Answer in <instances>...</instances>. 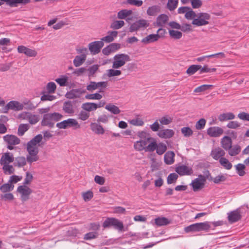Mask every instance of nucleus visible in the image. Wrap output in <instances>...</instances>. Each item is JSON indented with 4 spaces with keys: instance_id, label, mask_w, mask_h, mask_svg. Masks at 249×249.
<instances>
[{
    "instance_id": "nucleus-1",
    "label": "nucleus",
    "mask_w": 249,
    "mask_h": 249,
    "mask_svg": "<svg viewBox=\"0 0 249 249\" xmlns=\"http://www.w3.org/2000/svg\"><path fill=\"white\" fill-rule=\"evenodd\" d=\"M42 140V135L38 134L28 142L27 144V151L28 153L27 155V160L30 164L37 161L39 159L38 146Z\"/></svg>"
},
{
    "instance_id": "nucleus-2",
    "label": "nucleus",
    "mask_w": 249,
    "mask_h": 249,
    "mask_svg": "<svg viewBox=\"0 0 249 249\" xmlns=\"http://www.w3.org/2000/svg\"><path fill=\"white\" fill-rule=\"evenodd\" d=\"M130 60V56L125 53H118L113 57L112 67L113 69L107 71V75L109 77L119 76L121 74L120 70H115L124 66L126 62Z\"/></svg>"
},
{
    "instance_id": "nucleus-3",
    "label": "nucleus",
    "mask_w": 249,
    "mask_h": 249,
    "mask_svg": "<svg viewBox=\"0 0 249 249\" xmlns=\"http://www.w3.org/2000/svg\"><path fill=\"white\" fill-rule=\"evenodd\" d=\"M185 18L189 20L193 19L192 23L193 25L201 26L208 24V20L210 19L211 17L209 14L206 13H200L196 15V13L190 7L189 10L185 14Z\"/></svg>"
},
{
    "instance_id": "nucleus-4",
    "label": "nucleus",
    "mask_w": 249,
    "mask_h": 249,
    "mask_svg": "<svg viewBox=\"0 0 249 249\" xmlns=\"http://www.w3.org/2000/svg\"><path fill=\"white\" fill-rule=\"evenodd\" d=\"M153 140H154V138H148L138 141L134 143V148L138 151L144 150L146 152H153L155 146L153 143Z\"/></svg>"
},
{
    "instance_id": "nucleus-5",
    "label": "nucleus",
    "mask_w": 249,
    "mask_h": 249,
    "mask_svg": "<svg viewBox=\"0 0 249 249\" xmlns=\"http://www.w3.org/2000/svg\"><path fill=\"white\" fill-rule=\"evenodd\" d=\"M63 117L62 114L58 112L45 114L41 121V125L53 128L55 123L61 120Z\"/></svg>"
},
{
    "instance_id": "nucleus-6",
    "label": "nucleus",
    "mask_w": 249,
    "mask_h": 249,
    "mask_svg": "<svg viewBox=\"0 0 249 249\" xmlns=\"http://www.w3.org/2000/svg\"><path fill=\"white\" fill-rule=\"evenodd\" d=\"M211 228L210 222L196 223L191 224L184 228V231L186 233L190 232H196L202 231H209Z\"/></svg>"
},
{
    "instance_id": "nucleus-7",
    "label": "nucleus",
    "mask_w": 249,
    "mask_h": 249,
    "mask_svg": "<svg viewBox=\"0 0 249 249\" xmlns=\"http://www.w3.org/2000/svg\"><path fill=\"white\" fill-rule=\"evenodd\" d=\"M110 226H113L119 231H122L124 230L123 222L114 217L107 218L103 223V227L104 228H107Z\"/></svg>"
},
{
    "instance_id": "nucleus-8",
    "label": "nucleus",
    "mask_w": 249,
    "mask_h": 249,
    "mask_svg": "<svg viewBox=\"0 0 249 249\" xmlns=\"http://www.w3.org/2000/svg\"><path fill=\"white\" fill-rule=\"evenodd\" d=\"M56 126L59 129H66L72 127L74 129H78L80 127L76 120L72 118H69L56 124Z\"/></svg>"
},
{
    "instance_id": "nucleus-9",
    "label": "nucleus",
    "mask_w": 249,
    "mask_h": 249,
    "mask_svg": "<svg viewBox=\"0 0 249 249\" xmlns=\"http://www.w3.org/2000/svg\"><path fill=\"white\" fill-rule=\"evenodd\" d=\"M107 82L102 81L99 82H95L91 81L89 84L87 86V89L90 91H92L94 90L99 89V92H104V89L107 87Z\"/></svg>"
},
{
    "instance_id": "nucleus-10",
    "label": "nucleus",
    "mask_w": 249,
    "mask_h": 249,
    "mask_svg": "<svg viewBox=\"0 0 249 249\" xmlns=\"http://www.w3.org/2000/svg\"><path fill=\"white\" fill-rule=\"evenodd\" d=\"M206 181V178L203 175H198V178L193 180L191 184L193 191L196 192L202 189L204 186Z\"/></svg>"
},
{
    "instance_id": "nucleus-11",
    "label": "nucleus",
    "mask_w": 249,
    "mask_h": 249,
    "mask_svg": "<svg viewBox=\"0 0 249 249\" xmlns=\"http://www.w3.org/2000/svg\"><path fill=\"white\" fill-rule=\"evenodd\" d=\"M243 211L242 208H239L231 211L228 213V219L230 223H235L240 220L242 218Z\"/></svg>"
},
{
    "instance_id": "nucleus-12",
    "label": "nucleus",
    "mask_w": 249,
    "mask_h": 249,
    "mask_svg": "<svg viewBox=\"0 0 249 249\" xmlns=\"http://www.w3.org/2000/svg\"><path fill=\"white\" fill-rule=\"evenodd\" d=\"M3 140L7 143V148L9 150L14 149L13 145L18 144L20 142V139L13 135H6L3 137Z\"/></svg>"
},
{
    "instance_id": "nucleus-13",
    "label": "nucleus",
    "mask_w": 249,
    "mask_h": 249,
    "mask_svg": "<svg viewBox=\"0 0 249 249\" xmlns=\"http://www.w3.org/2000/svg\"><path fill=\"white\" fill-rule=\"evenodd\" d=\"M17 191L21 195V199L23 202L28 200L30 195L32 193L31 189L24 185L18 186Z\"/></svg>"
},
{
    "instance_id": "nucleus-14",
    "label": "nucleus",
    "mask_w": 249,
    "mask_h": 249,
    "mask_svg": "<svg viewBox=\"0 0 249 249\" xmlns=\"http://www.w3.org/2000/svg\"><path fill=\"white\" fill-rule=\"evenodd\" d=\"M104 43L102 41H95L89 44V49L92 55H95L100 52L104 46Z\"/></svg>"
},
{
    "instance_id": "nucleus-15",
    "label": "nucleus",
    "mask_w": 249,
    "mask_h": 249,
    "mask_svg": "<svg viewBox=\"0 0 249 249\" xmlns=\"http://www.w3.org/2000/svg\"><path fill=\"white\" fill-rule=\"evenodd\" d=\"M149 23L146 20H138L131 25L129 28V31L130 32L137 31L141 28H146L149 26Z\"/></svg>"
},
{
    "instance_id": "nucleus-16",
    "label": "nucleus",
    "mask_w": 249,
    "mask_h": 249,
    "mask_svg": "<svg viewBox=\"0 0 249 249\" xmlns=\"http://www.w3.org/2000/svg\"><path fill=\"white\" fill-rule=\"evenodd\" d=\"M9 109L15 111H19L23 109V105L16 101L9 102L4 107V112H6Z\"/></svg>"
},
{
    "instance_id": "nucleus-17",
    "label": "nucleus",
    "mask_w": 249,
    "mask_h": 249,
    "mask_svg": "<svg viewBox=\"0 0 249 249\" xmlns=\"http://www.w3.org/2000/svg\"><path fill=\"white\" fill-rule=\"evenodd\" d=\"M224 133L223 129L218 126H211L207 130V134L211 137H219Z\"/></svg>"
},
{
    "instance_id": "nucleus-18",
    "label": "nucleus",
    "mask_w": 249,
    "mask_h": 249,
    "mask_svg": "<svg viewBox=\"0 0 249 249\" xmlns=\"http://www.w3.org/2000/svg\"><path fill=\"white\" fill-rule=\"evenodd\" d=\"M176 172L180 176H189L193 173V169L185 165H181L176 167Z\"/></svg>"
},
{
    "instance_id": "nucleus-19",
    "label": "nucleus",
    "mask_w": 249,
    "mask_h": 249,
    "mask_svg": "<svg viewBox=\"0 0 249 249\" xmlns=\"http://www.w3.org/2000/svg\"><path fill=\"white\" fill-rule=\"evenodd\" d=\"M226 153L225 150L219 147L213 149L211 152V156L215 160H220V158H224Z\"/></svg>"
},
{
    "instance_id": "nucleus-20",
    "label": "nucleus",
    "mask_w": 249,
    "mask_h": 249,
    "mask_svg": "<svg viewBox=\"0 0 249 249\" xmlns=\"http://www.w3.org/2000/svg\"><path fill=\"white\" fill-rule=\"evenodd\" d=\"M175 132L173 129L165 128L160 129L157 133V135L161 139H167L174 136Z\"/></svg>"
},
{
    "instance_id": "nucleus-21",
    "label": "nucleus",
    "mask_w": 249,
    "mask_h": 249,
    "mask_svg": "<svg viewBox=\"0 0 249 249\" xmlns=\"http://www.w3.org/2000/svg\"><path fill=\"white\" fill-rule=\"evenodd\" d=\"M18 51L19 53H24L29 57H35L37 55V52L35 50L28 48L22 45L18 47Z\"/></svg>"
},
{
    "instance_id": "nucleus-22",
    "label": "nucleus",
    "mask_w": 249,
    "mask_h": 249,
    "mask_svg": "<svg viewBox=\"0 0 249 249\" xmlns=\"http://www.w3.org/2000/svg\"><path fill=\"white\" fill-rule=\"evenodd\" d=\"M14 161V155L12 153L6 152L2 154L0 159V164H10Z\"/></svg>"
},
{
    "instance_id": "nucleus-23",
    "label": "nucleus",
    "mask_w": 249,
    "mask_h": 249,
    "mask_svg": "<svg viewBox=\"0 0 249 249\" xmlns=\"http://www.w3.org/2000/svg\"><path fill=\"white\" fill-rule=\"evenodd\" d=\"M221 147L225 151H227L232 145V141L230 136H225L223 137L220 141Z\"/></svg>"
},
{
    "instance_id": "nucleus-24",
    "label": "nucleus",
    "mask_w": 249,
    "mask_h": 249,
    "mask_svg": "<svg viewBox=\"0 0 249 249\" xmlns=\"http://www.w3.org/2000/svg\"><path fill=\"white\" fill-rule=\"evenodd\" d=\"M153 143L155 144L154 151L156 150V153L158 155H161L165 152L167 150V146L165 143L163 142L157 143L155 139L153 140Z\"/></svg>"
},
{
    "instance_id": "nucleus-25",
    "label": "nucleus",
    "mask_w": 249,
    "mask_h": 249,
    "mask_svg": "<svg viewBox=\"0 0 249 249\" xmlns=\"http://www.w3.org/2000/svg\"><path fill=\"white\" fill-rule=\"evenodd\" d=\"M160 38L158 34H150L143 38L142 42L144 44H148L158 41Z\"/></svg>"
},
{
    "instance_id": "nucleus-26",
    "label": "nucleus",
    "mask_w": 249,
    "mask_h": 249,
    "mask_svg": "<svg viewBox=\"0 0 249 249\" xmlns=\"http://www.w3.org/2000/svg\"><path fill=\"white\" fill-rule=\"evenodd\" d=\"M90 127L93 132L96 134L102 135L105 133V130L103 126L99 124L91 123L90 124Z\"/></svg>"
},
{
    "instance_id": "nucleus-27",
    "label": "nucleus",
    "mask_w": 249,
    "mask_h": 249,
    "mask_svg": "<svg viewBox=\"0 0 249 249\" xmlns=\"http://www.w3.org/2000/svg\"><path fill=\"white\" fill-rule=\"evenodd\" d=\"M108 35L101 38V40L103 42L104 41L106 43H110L112 42L114 38L117 36L118 32L116 31H109L107 33Z\"/></svg>"
},
{
    "instance_id": "nucleus-28",
    "label": "nucleus",
    "mask_w": 249,
    "mask_h": 249,
    "mask_svg": "<svg viewBox=\"0 0 249 249\" xmlns=\"http://www.w3.org/2000/svg\"><path fill=\"white\" fill-rule=\"evenodd\" d=\"M228 154L231 157L236 156L241 151V147L238 144L232 145L229 150H227Z\"/></svg>"
},
{
    "instance_id": "nucleus-29",
    "label": "nucleus",
    "mask_w": 249,
    "mask_h": 249,
    "mask_svg": "<svg viewBox=\"0 0 249 249\" xmlns=\"http://www.w3.org/2000/svg\"><path fill=\"white\" fill-rule=\"evenodd\" d=\"M235 118L234 114L232 112L223 113L220 114L218 119L220 122H224L228 120H233Z\"/></svg>"
},
{
    "instance_id": "nucleus-30",
    "label": "nucleus",
    "mask_w": 249,
    "mask_h": 249,
    "mask_svg": "<svg viewBox=\"0 0 249 249\" xmlns=\"http://www.w3.org/2000/svg\"><path fill=\"white\" fill-rule=\"evenodd\" d=\"M14 165L19 168L23 167L26 164L27 162H28L27 157L25 158L23 156H19L16 158L15 160L14 159Z\"/></svg>"
},
{
    "instance_id": "nucleus-31",
    "label": "nucleus",
    "mask_w": 249,
    "mask_h": 249,
    "mask_svg": "<svg viewBox=\"0 0 249 249\" xmlns=\"http://www.w3.org/2000/svg\"><path fill=\"white\" fill-rule=\"evenodd\" d=\"M175 156V153L173 151H168L166 152L164 156L165 163L168 165L173 163Z\"/></svg>"
},
{
    "instance_id": "nucleus-32",
    "label": "nucleus",
    "mask_w": 249,
    "mask_h": 249,
    "mask_svg": "<svg viewBox=\"0 0 249 249\" xmlns=\"http://www.w3.org/2000/svg\"><path fill=\"white\" fill-rule=\"evenodd\" d=\"M81 107L87 112H90L97 109L96 103H94L87 102L84 103L82 104Z\"/></svg>"
},
{
    "instance_id": "nucleus-33",
    "label": "nucleus",
    "mask_w": 249,
    "mask_h": 249,
    "mask_svg": "<svg viewBox=\"0 0 249 249\" xmlns=\"http://www.w3.org/2000/svg\"><path fill=\"white\" fill-rule=\"evenodd\" d=\"M169 20V17L165 14H161L157 18V24L158 26L162 27Z\"/></svg>"
},
{
    "instance_id": "nucleus-34",
    "label": "nucleus",
    "mask_w": 249,
    "mask_h": 249,
    "mask_svg": "<svg viewBox=\"0 0 249 249\" xmlns=\"http://www.w3.org/2000/svg\"><path fill=\"white\" fill-rule=\"evenodd\" d=\"M86 58L85 54L76 55L73 61L74 65L76 67H79L85 62Z\"/></svg>"
},
{
    "instance_id": "nucleus-35",
    "label": "nucleus",
    "mask_w": 249,
    "mask_h": 249,
    "mask_svg": "<svg viewBox=\"0 0 249 249\" xmlns=\"http://www.w3.org/2000/svg\"><path fill=\"white\" fill-rule=\"evenodd\" d=\"M105 108L113 114H118L121 112L120 109L118 107L112 104L107 105Z\"/></svg>"
},
{
    "instance_id": "nucleus-36",
    "label": "nucleus",
    "mask_w": 249,
    "mask_h": 249,
    "mask_svg": "<svg viewBox=\"0 0 249 249\" xmlns=\"http://www.w3.org/2000/svg\"><path fill=\"white\" fill-rule=\"evenodd\" d=\"M170 223L168 218L166 217H159L155 219V223L158 226H165Z\"/></svg>"
},
{
    "instance_id": "nucleus-37",
    "label": "nucleus",
    "mask_w": 249,
    "mask_h": 249,
    "mask_svg": "<svg viewBox=\"0 0 249 249\" xmlns=\"http://www.w3.org/2000/svg\"><path fill=\"white\" fill-rule=\"evenodd\" d=\"M63 109L65 112L68 114H71L74 112L72 104L71 101L65 102L63 106Z\"/></svg>"
},
{
    "instance_id": "nucleus-38",
    "label": "nucleus",
    "mask_w": 249,
    "mask_h": 249,
    "mask_svg": "<svg viewBox=\"0 0 249 249\" xmlns=\"http://www.w3.org/2000/svg\"><path fill=\"white\" fill-rule=\"evenodd\" d=\"M219 162L220 164L226 170H230L232 167V164L225 158H220Z\"/></svg>"
},
{
    "instance_id": "nucleus-39",
    "label": "nucleus",
    "mask_w": 249,
    "mask_h": 249,
    "mask_svg": "<svg viewBox=\"0 0 249 249\" xmlns=\"http://www.w3.org/2000/svg\"><path fill=\"white\" fill-rule=\"evenodd\" d=\"M1 165L2 166V169L3 173L5 175H11L14 174L15 169L13 165H10L9 164H3Z\"/></svg>"
},
{
    "instance_id": "nucleus-40",
    "label": "nucleus",
    "mask_w": 249,
    "mask_h": 249,
    "mask_svg": "<svg viewBox=\"0 0 249 249\" xmlns=\"http://www.w3.org/2000/svg\"><path fill=\"white\" fill-rule=\"evenodd\" d=\"M160 12V7L158 5H154L148 7L147 10V14L149 16H154Z\"/></svg>"
},
{
    "instance_id": "nucleus-41",
    "label": "nucleus",
    "mask_w": 249,
    "mask_h": 249,
    "mask_svg": "<svg viewBox=\"0 0 249 249\" xmlns=\"http://www.w3.org/2000/svg\"><path fill=\"white\" fill-rule=\"evenodd\" d=\"M22 104L23 105V109L27 110H33L37 107V105H35L28 99L24 100Z\"/></svg>"
},
{
    "instance_id": "nucleus-42",
    "label": "nucleus",
    "mask_w": 249,
    "mask_h": 249,
    "mask_svg": "<svg viewBox=\"0 0 249 249\" xmlns=\"http://www.w3.org/2000/svg\"><path fill=\"white\" fill-rule=\"evenodd\" d=\"M132 13L131 10L124 9L118 12L117 14V18L119 19H125L127 17L131 15Z\"/></svg>"
},
{
    "instance_id": "nucleus-43",
    "label": "nucleus",
    "mask_w": 249,
    "mask_h": 249,
    "mask_svg": "<svg viewBox=\"0 0 249 249\" xmlns=\"http://www.w3.org/2000/svg\"><path fill=\"white\" fill-rule=\"evenodd\" d=\"M201 68V66L199 65H191L187 70L186 73L189 75H192L199 70Z\"/></svg>"
},
{
    "instance_id": "nucleus-44",
    "label": "nucleus",
    "mask_w": 249,
    "mask_h": 249,
    "mask_svg": "<svg viewBox=\"0 0 249 249\" xmlns=\"http://www.w3.org/2000/svg\"><path fill=\"white\" fill-rule=\"evenodd\" d=\"M234 167L239 176H243L245 175L246 172L245 169H246V165L244 163H238L235 165Z\"/></svg>"
},
{
    "instance_id": "nucleus-45",
    "label": "nucleus",
    "mask_w": 249,
    "mask_h": 249,
    "mask_svg": "<svg viewBox=\"0 0 249 249\" xmlns=\"http://www.w3.org/2000/svg\"><path fill=\"white\" fill-rule=\"evenodd\" d=\"M173 121V118L169 115H164L159 119V122L162 125H168Z\"/></svg>"
},
{
    "instance_id": "nucleus-46",
    "label": "nucleus",
    "mask_w": 249,
    "mask_h": 249,
    "mask_svg": "<svg viewBox=\"0 0 249 249\" xmlns=\"http://www.w3.org/2000/svg\"><path fill=\"white\" fill-rule=\"evenodd\" d=\"M14 186L10 182L5 183L0 187V190L3 193L9 192L13 190Z\"/></svg>"
},
{
    "instance_id": "nucleus-47",
    "label": "nucleus",
    "mask_w": 249,
    "mask_h": 249,
    "mask_svg": "<svg viewBox=\"0 0 249 249\" xmlns=\"http://www.w3.org/2000/svg\"><path fill=\"white\" fill-rule=\"evenodd\" d=\"M169 34L170 36L175 39H179L181 38L182 36V33L177 30H170L169 31Z\"/></svg>"
},
{
    "instance_id": "nucleus-48",
    "label": "nucleus",
    "mask_w": 249,
    "mask_h": 249,
    "mask_svg": "<svg viewBox=\"0 0 249 249\" xmlns=\"http://www.w3.org/2000/svg\"><path fill=\"white\" fill-rule=\"evenodd\" d=\"M124 25L123 20H115L110 25V28L114 30H118L122 28Z\"/></svg>"
},
{
    "instance_id": "nucleus-49",
    "label": "nucleus",
    "mask_w": 249,
    "mask_h": 249,
    "mask_svg": "<svg viewBox=\"0 0 249 249\" xmlns=\"http://www.w3.org/2000/svg\"><path fill=\"white\" fill-rule=\"evenodd\" d=\"M98 232L97 231L89 232L84 235V239L85 240H90L96 239L98 237Z\"/></svg>"
},
{
    "instance_id": "nucleus-50",
    "label": "nucleus",
    "mask_w": 249,
    "mask_h": 249,
    "mask_svg": "<svg viewBox=\"0 0 249 249\" xmlns=\"http://www.w3.org/2000/svg\"><path fill=\"white\" fill-rule=\"evenodd\" d=\"M26 114H28L27 116L29 122L32 124H36L39 121V118L37 115L30 114L28 113H26Z\"/></svg>"
},
{
    "instance_id": "nucleus-51",
    "label": "nucleus",
    "mask_w": 249,
    "mask_h": 249,
    "mask_svg": "<svg viewBox=\"0 0 249 249\" xmlns=\"http://www.w3.org/2000/svg\"><path fill=\"white\" fill-rule=\"evenodd\" d=\"M178 0H168L167 7L170 11L174 10L177 7Z\"/></svg>"
},
{
    "instance_id": "nucleus-52",
    "label": "nucleus",
    "mask_w": 249,
    "mask_h": 249,
    "mask_svg": "<svg viewBox=\"0 0 249 249\" xmlns=\"http://www.w3.org/2000/svg\"><path fill=\"white\" fill-rule=\"evenodd\" d=\"M213 87L212 85H203L196 88L194 90L195 92H201L210 89Z\"/></svg>"
},
{
    "instance_id": "nucleus-53",
    "label": "nucleus",
    "mask_w": 249,
    "mask_h": 249,
    "mask_svg": "<svg viewBox=\"0 0 249 249\" xmlns=\"http://www.w3.org/2000/svg\"><path fill=\"white\" fill-rule=\"evenodd\" d=\"M56 89L55 84L53 82H49L46 86V89L49 93H53Z\"/></svg>"
},
{
    "instance_id": "nucleus-54",
    "label": "nucleus",
    "mask_w": 249,
    "mask_h": 249,
    "mask_svg": "<svg viewBox=\"0 0 249 249\" xmlns=\"http://www.w3.org/2000/svg\"><path fill=\"white\" fill-rule=\"evenodd\" d=\"M68 80V77L66 75H62L61 77L55 79V81L60 85L63 87L66 86V83Z\"/></svg>"
},
{
    "instance_id": "nucleus-55",
    "label": "nucleus",
    "mask_w": 249,
    "mask_h": 249,
    "mask_svg": "<svg viewBox=\"0 0 249 249\" xmlns=\"http://www.w3.org/2000/svg\"><path fill=\"white\" fill-rule=\"evenodd\" d=\"M78 117L79 119L84 121L89 118V113L84 110H81L79 113Z\"/></svg>"
},
{
    "instance_id": "nucleus-56",
    "label": "nucleus",
    "mask_w": 249,
    "mask_h": 249,
    "mask_svg": "<svg viewBox=\"0 0 249 249\" xmlns=\"http://www.w3.org/2000/svg\"><path fill=\"white\" fill-rule=\"evenodd\" d=\"M227 179L226 175H219L213 178V180L215 184H219L221 182L225 181Z\"/></svg>"
},
{
    "instance_id": "nucleus-57",
    "label": "nucleus",
    "mask_w": 249,
    "mask_h": 249,
    "mask_svg": "<svg viewBox=\"0 0 249 249\" xmlns=\"http://www.w3.org/2000/svg\"><path fill=\"white\" fill-rule=\"evenodd\" d=\"M102 95L98 93L94 94H89L86 95L85 98L89 100H100L102 98Z\"/></svg>"
},
{
    "instance_id": "nucleus-58",
    "label": "nucleus",
    "mask_w": 249,
    "mask_h": 249,
    "mask_svg": "<svg viewBox=\"0 0 249 249\" xmlns=\"http://www.w3.org/2000/svg\"><path fill=\"white\" fill-rule=\"evenodd\" d=\"M28 129V125L26 124H21L19 125L18 128V135L19 136H22L25 132Z\"/></svg>"
},
{
    "instance_id": "nucleus-59",
    "label": "nucleus",
    "mask_w": 249,
    "mask_h": 249,
    "mask_svg": "<svg viewBox=\"0 0 249 249\" xmlns=\"http://www.w3.org/2000/svg\"><path fill=\"white\" fill-rule=\"evenodd\" d=\"M206 120L202 118L198 120L196 124V128L197 130H201L204 128L206 124Z\"/></svg>"
},
{
    "instance_id": "nucleus-60",
    "label": "nucleus",
    "mask_w": 249,
    "mask_h": 249,
    "mask_svg": "<svg viewBox=\"0 0 249 249\" xmlns=\"http://www.w3.org/2000/svg\"><path fill=\"white\" fill-rule=\"evenodd\" d=\"M130 124L135 126H142L144 124L142 120L140 118H136L131 120L129 121Z\"/></svg>"
},
{
    "instance_id": "nucleus-61",
    "label": "nucleus",
    "mask_w": 249,
    "mask_h": 249,
    "mask_svg": "<svg viewBox=\"0 0 249 249\" xmlns=\"http://www.w3.org/2000/svg\"><path fill=\"white\" fill-rule=\"evenodd\" d=\"M181 133L185 137H190L192 135L193 132L189 127H184L181 129Z\"/></svg>"
},
{
    "instance_id": "nucleus-62",
    "label": "nucleus",
    "mask_w": 249,
    "mask_h": 249,
    "mask_svg": "<svg viewBox=\"0 0 249 249\" xmlns=\"http://www.w3.org/2000/svg\"><path fill=\"white\" fill-rule=\"evenodd\" d=\"M82 196L85 201H89L93 197V194L92 191H88L86 192L83 193Z\"/></svg>"
},
{
    "instance_id": "nucleus-63",
    "label": "nucleus",
    "mask_w": 249,
    "mask_h": 249,
    "mask_svg": "<svg viewBox=\"0 0 249 249\" xmlns=\"http://www.w3.org/2000/svg\"><path fill=\"white\" fill-rule=\"evenodd\" d=\"M180 30L183 32H189L192 31V27L191 24L188 23H182L180 25Z\"/></svg>"
},
{
    "instance_id": "nucleus-64",
    "label": "nucleus",
    "mask_w": 249,
    "mask_h": 249,
    "mask_svg": "<svg viewBox=\"0 0 249 249\" xmlns=\"http://www.w3.org/2000/svg\"><path fill=\"white\" fill-rule=\"evenodd\" d=\"M178 178V175L176 173H171L167 177V183L170 184L175 181Z\"/></svg>"
}]
</instances>
